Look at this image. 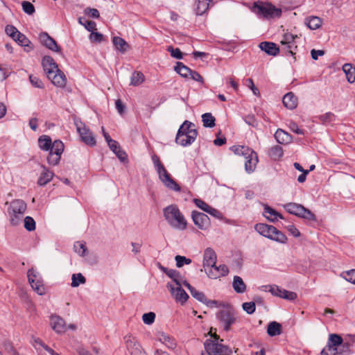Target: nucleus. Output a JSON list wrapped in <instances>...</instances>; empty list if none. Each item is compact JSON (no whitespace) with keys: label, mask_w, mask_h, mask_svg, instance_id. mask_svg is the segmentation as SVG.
Listing matches in <instances>:
<instances>
[{"label":"nucleus","mask_w":355,"mask_h":355,"mask_svg":"<svg viewBox=\"0 0 355 355\" xmlns=\"http://www.w3.org/2000/svg\"><path fill=\"white\" fill-rule=\"evenodd\" d=\"M42 64L48 77H51V75H52V73L58 69V67L56 62L54 61L52 57L49 55L43 57Z\"/></svg>","instance_id":"412c9836"},{"label":"nucleus","mask_w":355,"mask_h":355,"mask_svg":"<svg viewBox=\"0 0 355 355\" xmlns=\"http://www.w3.org/2000/svg\"><path fill=\"white\" fill-rule=\"evenodd\" d=\"M167 51L170 52L171 55L176 59H182L183 54L181 52V51L178 48H173V46H170L168 47Z\"/></svg>","instance_id":"13d9d810"},{"label":"nucleus","mask_w":355,"mask_h":355,"mask_svg":"<svg viewBox=\"0 0 355 355\" xmlns=\"http://www.w3.org/2000/svg\"><path fill=\"white\" fill-rule=\"evenodd\" d=\"M267 333L270 336H276L282 333V325L275 321L270 322L267 328Z\"/></svg>","instance_id":"c9c22d12"},{"label":"nucleus","mask_w":355,"mask_h":355,"mask_svg":"<svg viewBox=\"0 0 355 355\" xmlns=\"http://www.w3.org/2000/svg\"><path fill=\"white\" fill-rule=\"evenodd\" d=\"M29 80H30L31 85L35 87L42 89L44 87L42 81L37 76H35L33 75H30Z\"/></svg>","instance_id":"864d4df0"},{"label":"nucleus","mask_w":355,"mask_h":355,"mask_svg":"<svg viewBox=\"0 0 355 355\" xmlns=\"http://www.w3.org/2000/svg\"><path fill=\"white\" fill-rule=\"evenodd\" d=\"M191 218L193 223L200 230H206L209 225V218L203 213L193 211Z\"/></svg>","instance_id":"f3484780"},{"label":"nucleus","mask_w":355,"mask_h":355,"mask_svg":"<svg viewBox=\"0 0 355 355\" xmlns=\"http://www.w3.org/2000/svg\"><path fill=\"white\" fill-rule=\"evenodd\" d=\"M15 41L17 42L19 45L24 46L26 48V51L28 52L33 49L30 46V40L26 37L25 35L22 34L21 33L18 34Z\"/></svg>","instance_id":"ea45409f"},{"label":"nucleus","mask_w":355,"mask_h":355,"mask_svg":"<svg viewBox=\"0 0 355 355\" xmlns=\"http://www.w3.org/2000/svg\"><path fill=\"white\" fill-rule=\"evenodd\" d=\"M144 81V76L140 71H135L130 78V85L138 86Z\"/></svg>","instance_id":"c03bdc74"},{"label":"nucleus","mask_w":355,"mask_h":355,"mask_svg":"<svg viewBox=\"0 0 355 355\" xmlns=\"http://www.w3.org/2000/svg\"><path fill=\"white\" fill-rule=\"evenodd\" d=\"M157 339L169 349H174L176 347L175 339L164 332H158Z\"/></svg>","instance_id":"393cba45"},{"label":"nucleus","mask_w":355,"mask_h":355,"mask_svg":"<svg viewBox=\"0 0 355 355\" xmlns=\"http://www.w3.org/2000/svg\"><path fill=\"white\" fill-rule=\"evenodd\" d=\"M243 309L248 314H252L255 311L256 306L253 302H244L242 304Z\"/></svg>","instance_id":"4d7b16f0"},{"label":"nucleus","mask_w":355,"mask_h":355,"mask_svg":"<svg viewBox=\"0 0 355 355\" xmlns=\"http://www.w3.org/2000/svg\"><path fill=\"white\" fill-rule=\"evenodd\" d=\"M327 346L331 354L338 355L340 354L339 349L343 346V338L338 334H330Z\"/></svg>","instance_id":"4468645a"},{"label":"nucleus","mask_w":355,"mask_h":355,"mask_svg":"<svg viewBox=\"0 0 355 355\" xmlns=\"http://www.w3.org/2000/svg\"><path fill=\"white\" fill-rule=\"evenodd\" d=\"M263 215L267 220L272 223L277 221L279 218L284 219L281 214L267 205H264Z\"/></svg>","instance_id":"5701e85b"},{"label":"nucleus","mask_w":355,"mask_h":355,"mask_svg":"<svg viewBox=\"0 0 355 355\" xmlns=\"http://www.w3.org/2000/svg\"><path fill=\"white\" fill-rule=\"evenodd\" d=\"M74 124L76 127L77 132L80 135L81 141L87 146H96V139L90 129L79 119H75Z\"/></svg>","instance_id":"6e6552de"},{"label":"nucleus","mask_w":355,"mask_h":355,"mask_svg":"<svg viewBox=\"0 0 355 355\" xmlns=\"http://www.w3.org/2000/svg\"><path fill=\"white\" fill-rule=\"evenodd\" d=\"M75 252L81 257H85L87 254L86 243L83 241H77L73 245Z\"/></svg>","instance_id":"37998d69"},{"label":"nucleus","mask_w":355,"mask_h":355,"mask_svg":"<svg viewBox=\"0 0 355 355\" xmlns=\"http://www.w3.org/2000/svg\"><path fill=\"white\" fill-rule=\"evenodd\" d=\"M85 282L86 279L81 273L73 274L71 276V286L73 288L78 287L80 284H85Z\"/></svg>","instance_id":"49530a36"},{"label":"nucleus","mask_w":355,"mask_h":355,"mask_svg":"<svg viewBox=\"0 0 355 355\" xmlns=\"http://www.w3.org/2000/svg\"><path fill=\"white\" fill-rule=\"evenodd\" d=\"M180 127L184 128V130H182V134H184L185 132L187 133L190 131H197L195 128V125L189 121H185Z\"/></svg>","instance_id":"052dcab7"},{"label":"nucleus","mask_w":355,"mask_h":355,"mask_svg":"<svg viewBox=\"0 0 355 355\" xmlns=\"http://www.w3.org/2000/svg\"><path fill=\"white\" fill-rule=\"evenodd\" d=\"M112 42L117 50L121 52H124L125 51V48L124 46L127 45V43L123 38L116 36L112 38Z\"/></svg>","instance_id":"de8ad7c7"},{"label":"nucleus","mask_w":355,"mask_h":355,"mask_svg":"<svg viewBox=\"0 0 355 355\" xmlns=\"http://www.w3.org/2000/svg\"><path fill=\"white\" fill-rule=\"evenodd\" d=\"M260 49L270 55H276L279 51V47L276 44L270 42H263L259 44Z\"/></svg>","instance_id":"bb28decb"},{"label":"nucleus","mask_w":355,"mask_h":355,"mask_svg":"<svg viewBox=\"0 0 355 355\" xmlns=\"http://www.w3.org/2000/svg\"><path fill=\"white\" fill-rule=\"evenodd\" d=\"M24 227L29 232L35 230V222L32 217L26 216L24 218Z\"/></svg>","instance_id":"603ef678"},{"label":"nucleus","mask_w":355,"mask_h":355,"mask_svg":"<svg viewBox=\"0 0 355 355\" xmlns=\"http://www.w3.org/2000/svg\"><path fill=\"white\" fill-rule=\"evenodd\" d=\"M167 288L178 302L183 304L187 300L189 295L182 286H175L173 284L168 283Z\"/></svg>","instance_id":"2eb2a0df"},{"label":"nucleus","mask_w":355,"mask_h":355,"mask_svg":"<svg viewBox=\"0 0 355 355\" xmlns=\"http://www.w3.org/2000/svg\"><path fill=\"white\" fill-rule=\"evenodd\" d=\"M233 149L235 154L243 156L245 159L253 152L252 148L245 146H234Z\"/></svg>","instance_id":"79ce46f5"},{"label":"nucleus","mask_w":355,"mask_h":355,"mask_svg":"<svg viewBox=\"0 0 355 355\" xmlns=\"http://www.w3.org/2000/svg\"><path fill=\"white\" fill-rule=\"evenodd\" d=\"M124 340L126 349L130 354L132 352L137 350V349H140L141 347L140 344L137 342L136 338L130 335L125 336L124 337Z\"/></svg>","instance_id":"c756f323"},{"label":"nucleus","mask_w":355,"mask_h":355,"mask_svg":"<svg viewBox=\"0 0 355 355\" xmlns=\"http://www.w3.org/2000/svg\"><path fill=\"white\" fill-rule=\"evenodd\" d=\"M284 155L283 148L278 145L271 147L268 150V156L273 160L279 159Z\"/></svg>","instance_id":"4c0bfd02"},{"label":"nucleus","mask_w":355,"mask_h":355,"mask_svg":"<svg viewBox=\"0 0 355 355\" xmlns=\"http://www.w3.org/2000/svg\"><path fill=\"white\" fill-rule=\"evenodd\" d=\"M283 207L288 213L298 218L307 220L309 221L316 220L315 214L311 210L306 209L301 204L288 202L283 205Z\"/></svg>","instance_id":"0eeeda50"},{"label":"nucleus","mask_w":355,"mask_h":355,"mask_svg":"<svg viewBox=\"0 0 355 355\" xmlns=\"http://www.w3.org/2000/svg\"><path fill=\"white\" fill-rule=\"evenodd\" d=\"M342 69L346 76V78L349 83L355 82V67L349 63L343 64Z\"/></svg>","instance_id":"473e14b6"},{"label":"nucleus","mask_w":355,"mask_h":355,"mask_svg":"<svg viewBox=\"0 0 355 355\" xmlns=\"http://www.w3.org/2000/svg\"><path fill=\"white\" fill-rule=\"evenodd\" d=\"M42 172L38 178L37 184L40 186H44L52 180L53 177V173L44 166H42Z\"/></svg>","instance_id":"c85d7f7f"},{"label":"nucleus","mask_w":355,"mask_h":355,"mask_svg":"<svg viewBox=\"0 0 355 355\" xmlns=\"http://www.w3.org/2000/svg\"><path fill=\"white\" fill-rule=\"evenodd\" d=\"M163 216L171 228L179 231L187 229V221L176 205H170L164 207Z\"/></svg>","instance_id":"f03ea898"},{"label":"nucleus","mask_w":355,"mask_h":355,"mask_svg":"<svg viewBox=\"0 0 355 355\" xmlns=\"http://www.w3.org/2000/svg\"><path fill=\"white\" fill-rule=\"evenodd\" d=\"M10 223H12V225H17L19 223V222L21 221L23 214H17V213L15 214L12 211H11L10 213Z\"/></svg>","instance_id":"69168bd1"},{"label":"nucleus","mask_w":355,"mask_h":355,"mask_svg":"<svg viewBox=\"0 0 355 355\" xmlns=\"http://www.w3.org/2000/svg\"><path fill=\"white\" fill-rule=\"evenodd\" d=\"M264 287L265 291H268L274 296L289 301L295 300L297 298V294L295 292L282 288L277 285H268Z\"/></svg>","instance_id":"9b49d317"},{"label":"nucleus","mask_w":355,"mask_h":355,"mask_svg":"<svg viewBox=\"0 0 355 355\" xmlns=\"http://www.w3.org/2000/svg\"><path fill=\"white\" fill-rule=\"evenodd\" d=\"M28 282L32 288L40 295L45 293V288L40 274L34 268H31L27 272Z\"/></svg>","instance_id":"9d476101"},{"label":"nucleus","mask_w":355,"mask_h":355,"mask_svg":"<svg viewBox=\"0 0 355 355\" xmlns=\"http://www.w3.org/2000/svg\"><path fill=\"white\" fill-rule=\"evenodd\" d=\"M39 38L41 44L45 46L49 50L55 52H60V49L58 46L57 42L48 33H40Z\"/></svg>","instance_id":"6ab92c4d"},{"label":"nucleus","mask_w":355,"mask_h":355,"mask_svg":"<svg viewBox=\"0 0 355 355\" xmlns=\"http://www.w3.org/2000/svg\"><path fill=\"white\" fill-rule=\"evenodd\" d=\"M318 120L323 125H331L336 120V116L331 112H327L318 117Z\"/></svg>","instance_id":"a19ab883"},{"label":"nucleus","mask_w":355,"mask_h":355,"mask_svg":"<svg viewBox=\"0 0 355 355\" xmlns=\"http://www.w3.org/2000/svg\"><path fill=\"white\" fill-rule=\"evenodd\" d=\"M175 260L178 268H182L184 265H189L191 263V259L181 255H176L175 257Z\"/></svg>","instance_id":"09e8293b"},{"label":"nucleus","mask_w":355,"mask_h":355,"mask_svg":"<svg viewBox=\"0 0 355 355\" xmlns=\"http://www.w3.org/2000/svg\"><path fill=\"white\" fill-rule=\"evenodd\" d=\"M38 145L41 150L48 151L47 162L51 166H56L59 164L61 155L64 149V145L60 140L52 141L48 135H42L38 139Z\"/></svg>","instance_id":"f257e3e1"},{"label":"nucleus","mask_w":355,"mask_h":355,"mask_svg":"<svg viewBox=\"0 0 355 355\" xmlns=\"http://www.w3.org/2000/svg\"><path fill=\"white\" fill-rule=\"evenodd\" d=\"M297 37V35L287 33L282 35L280 40L282 49L286 50L291 55L295 54L294 50L297 49L295 42V39Z\"/></svg>","instance_id":"ddd939ff"},{"label":"nucleus","mask_w":355,"mask_h":355,"mask_svg":"<svg viewBox=\"0 0 355 355\" xmlns=\"http://www.w3.org/2000/svg\"><path fill=\"white\" fill-rule=\"evenodd\" d=\"M322 19L316 16H309L304 19V24L311 30H317L322 26Z\"/></svg>","instance_id":"cd10ccee"},{"label":"nucleus","mask_w":355,"mask_h":355,"mask_svg":"<svg viewBox=\"0 0 355 355\" xmlns=\"http://www.w3.org/2000/svg\"><path fill=\"white\" fill-rule=\"evenodd\" d=\"M207 213L217 219H219V220L223 219V214L219 210H218L214 207H211V206Z\"/></svg>","instance_id":"680f3d73"},{"label":"nucleus","mask_w":355,"mask_h":355,"mask_svg":"<svg viewBox=\"0 0 355 355\" xmlns=\"http://www.w3.org/2000/svg\"><path fill=\"white\" fill-rule=\"evenodd\" d=\"M175 71L182 77L188 78L191 74V69L184 65L182 62H178L174 67Z\"/></svg>","instance_id":"e433bc0d"},{"label":"nucleus","mask_w":355,"mask_h":355,"mask_svg":"<svg viewBox=\"0 0 355 355\" xmlns=\"http://www.w3.org/2000/svg\"><path fill=\"white\" fill-rule=\"evenodd\" d=\"M228 273L229 269L225 264H221L218 266L215 264V267L206 269V274L207 276L214 279L220 278V277H225L227 275Z\"/></svg>","instance_id":"a211bd4d"},{"label":"nucleus","mask_w":355,"mask_h":355,"mask_svg":"<svg viewBox=\"0 0 355 355\" xmlns=\"http://www.w3.org/2000/svg\"><path fill=\"white\" fill-rule=\"evenodd\" d=\"M223 339L214 334L210 338L204 343V347L208 355H222L223 354H231L232 349L227 345H223Z\"/></svg>","instance_id":"20e7f679"},{"label":"nucleus","mask_w":355,"mask_h":355,"mask_svg":"<svg viewBox=\"0 0 355 355\" xmlns=\"http://www.w3.org/2000/svg\"><path fill=\"white\" fill-rule=\"evenodd\" d=\"M274 137L276 141L281 144H288L292 140L291 136L288 132L280 128L277 130L274 135Z\"/></svg>","instance_id":"7c9ffc66"},{"label":"nucleus","mask_w":355,"mask_h":355,"mask_svg":"<svg viewBox=\"0 0 355 355\" xmlns=\"http://www.w3.org/2000/svg\"><path fill=\"white\" fill-rule=\"evenodd\" d=\"M216 259L217 257L214 250L210 248H207L203 256V267L205 270L215 267Z\"/></svg>","instance_id":"aec40b11"},{"label":"nucleus","mask_w":355,"mask_h":355,"mask_svg":"<svg viewBox=\"0 0 355 355\" xmlns=\"http://www.w3.org/2000/svg\"><path fill=\"white\" fill-rule=\"evenodd\" d=\"M183 127H180L175 137V142L184 147L191 145L198 136V131H190L182 134Z\"/></svg>","instance_id":"f8f14e48"},{"label":"nucleus","mask_w":355,"mask_h":355,"mask_svg":"<svg viewBox=\"0 0 355 355\" xmlns=\"http://www.w3.org/2000/svg\"><path fill=\"white\" fill-rule=\"evenodd\" d=\"M151 159L158 174L159 178L160 181L164 184V185L172 191L180 192L181 191V187L171 177V175L168 173L165 167L160 162L159 157L157 155L153 154L151 156Z\"/></svg>","instance_id":"7ed1b4c3"},{"label":"nucleus","mask_w":355,"mask_h":355,"mask_svg":"<svg viewBox=\"0 0 355 355\" xmlns=\"http://www.w3.org/2000/svg\"><path fill=\"white\" fill-rule=\"evenodd\" d=\"M155 319V314L153 312L144 313L142 315V320L144 324H151L154 322Z\"/></svg>","instance_id":"6e6d98bb"},{"label":"nucleus","mask_w":355,"mask_h":355,"mask_svg":"<svg viewBox=\"0 0 355 355\" xmlns=\"http://www.w3.org/2000/svg\"><path fill=\"white\" fill-rule=\"evenodd\" d=\"M216 318L223 324V329L228 331L236 320V314L232 308H225L217 313Z\"/></svg>","instance_id":"1a4fd4ad"},{"label":"nucleus","mask_w":355,"mask_h":355,"mask_svg":"<svg viewBox=\"0 0 355 355\" xmlns=\"http://www.w3.org/2000/svg\"><path fill=\"white\" fill-rule=\"evenodd\" d=\"M212 0H196V11L198 15L204 14L209 7Z\"/></svg>","instance_id":"58836bf2"},{"label":"nucleus","mask_w":355,"mask_h":355,"mask_svg":"<svg viewBox=\"0 0 355 355\" xmlns=\"http://www.w3.org/2000/svg\"><path fill=\"white\" fill-rule=\"evenodd\" d=\"M21 5L24 12L26 14L33 15L35 12V7L31 2L25 1Z\"/></svg>","instance_id":"5fc2aeb1"},{"label":"nucleus","mask_w":355,"mask_h":355,"mask_svg":"<svg viewBox=\"0 0 355 355\" xmlns=\"http://www.w3.org/2000/svg\"><path fill=\"white\" fill-rule=\"evenodd\" d=\"M5 32L14 40H15L18 34L20 33L17 28L12 25H7L5 28Z\"/></svg>","instance_id":"3c124183"},{"label":"nucleus","mask_w":355,"mask_h":355,"mask_svg":"<svg viewBox=\"0 0 355 355\" xmlns=\"http://www.w3.org/2000/svg\"><path fill=\"white\" fill-rule=\"evenodd\" d=\"M184 286H185L191 293V295L199 302L204 303L206 302L205 295L199 291H197L194 287L191 286L187 282H184Z\"/></svg>","instance_id":"72a5a7b5"},{"label":"nucleus","mask_w":355,"mask_h":355,"mask_svg":"<svg viewBox=\"0 0 355 355\" xmlns=\"http://www.w3.org/2000/svg\"><path fill=\"white\" fill-rule=\"evenodd\" d=\"M193 202L199 209H202L206 213L207 212L208 209L210 207V206L207 203H206L201 199L195 198L193 200Z\"/></svg>","instance_id":"bf43d9fd"},{"label":"nucleus","mask_w":355,"mask_h":355,"mask_svg":"<svg viewBox=\"0 0 355 355\" xmlns=\"http://www.w3.org/2000/svg\"><path fill=\"white\" fill-rule=\"evenodd\" d=\"M288 128L292 132H293L297 135H302L304 134V131L303 130L300 129L298 127L297 124L293 121L289 122Z\"/></svg>","instance_id":"0e129e2a"},{"label":"nucleus","mask_w":355,"mask_h":355,"mask_svg":"<svg viewBox=\"0 0 355 355\" xmlns=\"http://www.w3.org/2000/svg\"><path fill=\"white\" fill-rule=\"evenodd\" d=\"M89 39L92 42H101L103 39V35L98 32H92Z\"/></svg>","instance_id":"338daca9"},{"label":"nucleus","mask_w":355,"mask_h":355,"mask_svg":"<svg viewBox=\"0 0 355 355\" xmlns=\"http://www.w3.org/2000/svg\"><path fill=\"white\" fill-rule=\"evenodd\" d=\"M259 162L257 154L253 150L252 153L245 158V170L248 173L254 171Z\"/></svg>","instance_id":"b1692460"},{"label":"nucleus","mask_w":355,"mask_h":355,"mask_svg":"<svg viewBox=\"0 0 355 355\" xmlns=\"http://www.w3.org/2000/svg\"><path fill=\"white\" fill-rule=\"evenodd\" d=\"M340 275L347 282L355 284V269L343 272Z\"/></svg>","instance_id":"8fccbe9b"},{"label":"nucleus","mask_w":355,"mask_h":355,"mask_svg":"<svg viewBox=\"0 0 355 355\" xmlns=\"http://www.w3.org/2000/svg\"><path fill=\"white\" fill-rule=\"evenodd\" d=\"M48 78L51 79L52 83L58 87L63 88L66 86L67 78L64 73L59 69L52 73L51 77Z\"/></svg>","instance_id":"4be33fe9"},{"label":"nucleus","mask_w":355,"mask_h":355,"mask_svg":"<svg viewBox=\"0 0 355 355\" xmlns=\"http://www.w3.org/2000/svg\"><path fill=\"white\" fill-rule=\"evenodd\" d=\"M251 10L259 17L264 19L279 17L282 14L280 8H276L271 3L262 1L255 2Z\"/></svg>","instance_id":"39448f33"},{"label":"nucleus","mask_w":355,"mask_h":355,"mask_svg":"<svg viewBox=\"0 0 355 355\" xmlns=\"http://www.w3.org/2000/svg\"><path fill=\"white\" fill-rule=\"evenodd\" d=\"M232 287L237 293H243L246 290V286L242 278L239 276L234 277Z\"/></svg>","instance_id":"f704fd0d"},{"label":"nucleus","mask_w":355,"mask_h":355,"mask_svg":"<svg viewBox=\"0 0 355 355\" xmlns=\"http://www.w3.org/2000/svg\"><path fill=\"white\" fill-rule=\"evenodd\" d=\"M246 86L248 87L252 92L253 94L255 96L259 95V89L254 86L252 79L248 78L246 80Z\"/></svg>","instance_id":"774afa93"},{"label":"nucleus","mask_w":355,"mask_h":355,"mask_svg":"<svg viewBox=\"0 0 355 355\" xmlns=\"http://www.w3.org/2000/svg\"><path fill=\"white\" fill-rule=\"evenodd\" d=\"M282 103L286 108L293 110L297 105V98L293 92H288L284 96Z\"/></svg>","instance_id":"a878e982"},{"label":"nucleus","mask_w":355,"mask_h":355,"mask_svg":"<svg viewBox=\"0 0 355 355\" xmlns=\"http://www.w3.org/2000/svg\"><path fill=\"white\" fill-rule=\"evenodd\" d=\"M85 14L95 19H98L100 17L99 12L96 8H87L85 10Z\"/></svg>","instance_id":"e2e57ef3"},{"label":"nucleus","mask_w":355,"mask_h":355,"mask_svg":"<svg viewBox=\"0 0 355 355\" xmlns=\"http://www.w3.org/2000/svg\"><path fill=\"white\" fill-rule=\"evenodd\" d=\"M203 125L206 128H213L215 126V118L211 113H205L202 115Z\"/></svg>","instance_id":"a18cd8bd"},{"label":"nucleus","mask_w":355,"mask_h":355,"mask_svg":"<svg viewBox=\"0 0 355 355\" xmlns=\"http://www.w3.org/2000/svg\"><path fill=\"white\" fill-rule=\"evenodd\" d=\"M10 209L15 214H24L26 209V204L22 200H15L11 202Z\"/></svg>","instance_id":"2f4dec72"},{"label":"nucleus","mask_w":355,"mask_h":355,"mask_svg":"<svg viewBox=\"0 0 355 355\" xmlns=\"http://www.w3.org/2000/svg\"><path fill=\"white\" fill-rule=\"evenodd\" d=\"M254 230L261 236L270 240L281 243H285L287 241L285 234L272 225L265 223H258L255 225Z\"/></svg>","instance_id":"423d86ee"},{"label":"nucleus","mask_w":355,"mask_h":355,"mask_svg":"<svg viewBox=\"0 0 355 355\" xmlns=\"http://www.w3.org/2000/svg\"><path fill=\"white\" fill-rule=\"evenodd\" d=\"M49 324L52 329L57 334H62L67 329L64 319L56 314H52L50 315Z\"/></svg>","instance_id":"dca6fc26"}]
</instances>
